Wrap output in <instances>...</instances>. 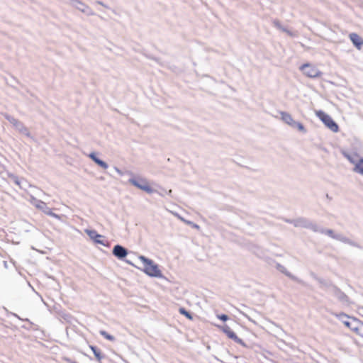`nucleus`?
I'll return each mask as SVG.
<instances>
[{"label":"nucleus","instance_id":"29","mask_svg":"<svg viewBox=\"0 0 363 363\" xmlns=\"http://www.w3.org/2000/svg\"><path fill=\"white\" fill-rule=\"evenodd\" d=\"M339 288L334 285L333 284L331 285V286L330 287V289L328 290H327V291H328L329 293H330L332 295L334 296V293L336 292V290L335 289H338Z\"/></svg>","mask_w":363,"mask_h":363},{"label":"nucleus","instance_id":"35","mask_svg":"<svg viewBox=\"0 0 363 363\" xmlns=\"http://www.w3.org/2000/svg\"><path fill=\"white\" fill-rule=\"evenodd\" d=\"M96 4H99V5H101V6H103L106 7V8H107V7H108L106 5H105V4H104L102 1H96Z\"/></svg>","mask_w":363,"mask_h":363},{"label":"nucleus","instance_id":"25","mask_svg":"<svg viewBox=\"0 0 363 363\" xmlns=\"http://www.w3.org/2000/svg\"><path fill=\"white\" fill-rule=\"evenodd\" d=\"M99 333H100V334H101L104 337H105L106 339H107V340H110V341H114V340H115V337H114L113 335H111L108 334V333L106 331H105V330H101V331L99 332Z\"/></svg>","mask_w":363,"mask_h":363},{"label":"nucleus","instance_id":"31","mask_svg":"<svg viewBox=\"0 0 363 363\" xmlns=\"http://www.w3.org/2000/svg\"><path fill=\"white\" fill-rule=\"evenodd\" d=\"M44 212H45L46 214L50 215V216H52V217H57V214H55V213H52V212L51 211V210H50L49 208H48V209H46L45 211H44Z\"/></svg>","mask_w":363,"mask_h":363},{"label":"nucleus","instance_id":"21","mask_svg":"<svg viewBox=\"0 0 363 363\" xmlns=\"http://www.w3.org/2000/svg\"><path fill=\"white\" fill-rule=\"evenodd\" d=\"M90 349L93 352L95 357L97 359L99 362H100L103 358H104V355L101 354V350L96 346L90 345Z\"/></svg>","mask_w":363,"mask_h":363},{"label":"nucleus","instance_id":"17","mask_svg":"<svg viewBox=\"0 0 363 363\" xmlns=\"http://www.w3.org/2000/svg\"><path fill=\"white\" fill-rule=\"evenodd\" d=\"M312 277L318 281V283L320 284V288L323 289H325V290H328L330 289V287L331 286V285L333 284L332 282L329 281H326L323 279H321L320 277H318L315 274L312 273L311 274Z\"/></svg>","mask_w":363,"mask_h":363},{"label":"nucleus","instance_id":"33","mask_svg":"<svg viewBox=\"0 0 363 363\" xmlns=\"http://www.w3.org/2000/svg\"><path fill=\"white\" fill-rule=\"evenodd\" d=\"M11 313V315H13V316H14V317L17 318H18V319H19V320H25V321H28V322H29V320H28V318L22 319V318H20V317H19L16 313H12V312H11V313Z\"/></svg>","mask_w":363,"mask_h":363},{"label":"nucleus","instance_id":"1","mask_svg":"<svg viewBox=\"0 0 363 363\" xmlns=\"http://www.w3.org/2000/svg\"><path fill=\"white\" fill-rule=\"evenodd\" d=\"M315 233H318L320 234L328 235V237H330L334 240H336L337 241H340L342 243L347 244L350 246H352V247H357L359 249H362V247L358 242L345 236L342 233H335L331 229H326V228H324L323 227L318 225L317 228L315 230Z\"/></svg>","mask_w":363,"mask_h":363},{"label":"nucleus","instance_id":"2","mask_svg":"<svg viewBox=\"0 0 363 363\" xmlns=\"http://www.w3.org/2000/svg\"><path fill=\"white\" fill-rule=\"evenodd\" d=\"M138 259L143 263V271L147 275L151 277L164 278L162 272L159 269L158 264H155L152 259L143 255L139 256Z\"/></svg>","mask_w":363,"mask_h":363},{"label":"nucleus","instance_id":"38","mask_svg":"<svg viewBox=\"0 0 363 363\" xmlns=\"http://www.w3.org/2000/svg\"><path fill=\"white\" fill-rule=\"evenodd\" d=\"M172 193V190H169L168 194H170Z\"/></svg>","mask_w":363,"mask_h":363},{"label":"nucleus","instance_id":"32","mask_svg":"<svg viewBox=\"0 0 363 363\" xmlns=\"http://www.w3.org/2000/svg\"><path fill=\"white\" fill-rule=\"evenodd\" d=\"M284 221H285L286 223H290V224H293V225L295 226L296 219H289V218H285V219H284Z\"/></svg>","mask_w":363,"mask_h":363},{"label":"nucleus","instance_id":"6","mask_svg":"<svg viewBox=\"0 0 363 363\" xmlns=\"http://www.w3.org/2000/svg\"><path fill=\"white\" fill-rule=\"evenodd\" d=\"M318 224L313 223L312 220H309L305 217H299L296 218L295 227L296 228H303L306 229H309L313 232L315 233V230L317 228Z\"/></svg>","mask_w":363,"mask_h":363},{"label":"nucleus","instance_id":"7","mask_svg":"<svg viewBox=\"0 0 363 363\" xmlns=\"http://www.w3.org/2000/svg\"><path fill=\"white\" fill-rule=\"evenodd\" d=\"M300 69L306 76L310 78H316L322 75V72L318 69L309 63L302 65Z\"/></svg>","mask_w":363,"mask_h":363},{"label":"nucleus","instance_id":"28","mask_svg":"<svg viewBox=\"0 0 363 363\" xmlns=\"http://www.w3.org/2000/svg\"><path fill=\"white\" fill-rule=\"evenodd\" d=\"M37 208L42 209L43 211L48 209V207L46 206V203L43 201H39V204H38Z\"/></svg>","mask_w":363,"mask_h":363},{"label":"nucleus","instance_id":"20","mask_svg":"<svg viewBox=\"0 0 363 363\" xmlns=\"http://www.w3.org/2000/svg\"><path fill=\"white\" fill-rule=\"evenodd\" d=\"M353 171L363 176V157H359L357 164L353 168Z\"/></svg>","mask_w":363,"mask_h":363},{"label":"nucleus","instance_id":"16","mask_svg":"<svg viewBox=\"0 0 363 363\" xmlns=\"http://www.w3.org/2000/svg\"><path fill=\"white\" fill-rule=\"evenodd\" d=\"M89 158H91L96 164H98L99 167L107 169L108 167V164L99 158L95 152H91L89 155Z\"/></svg>","mask_w":363,"mask_h":363},{"label":"nucleus","instance_id":"4","mask_svg":"<svg viewBox=\"0 0 363 363\" xmlns=\"http://www.w3.org/2000/svg\"><path fill=\"white\" fill-rule=\"evenodd\" d=\"M129 179L128 182L134 186L145 191L147 194H152L155 191L152 187L150 186L148 181L145 178L138 177L135 178L133 176Z\"/></svg>","mask_w":363,"mask_h":363},{"label":"nucleus","instance_id":"24","mask_svg":"<svg viewBox=\"0 0 363 363\" xmlns=\"http://www.w3.org/2000/svg\"><path fill=\"white\" fill-rule=\"evenodd\" d=\"M354 332L363 337V322L362 321L359 320V323H357V326L355 328V330Z\"/></svg>","mask_w":363,"mask_h":363},{"label":"nucleus","instance_id":"13","mask_svg":"<svg viewBox=\"0 0 363 363\" xmlns=\"http://www.w3.org/2000/svg\"><path fill=\"white\" fill-rule=\"evenodd\" d=\"M276 269L279 270L280 272L285 274L286 277L290 278L291 279L297 281L298 283H303V281L299 279L297 277L293 275L291 273H290L283 265H281L279 263H276L275 266Z\"/></svg>","mask_w":363,"mask_h":363},{"label":"nucleus","instance_id":"12","mask_svg":"<svg viewBox=\"0 0 363 363\" xmlns=\"http://www.w3.org/2000/svg\"><path fill=\"white\" fill-rule=\"evenodd\" d=\"M112 254L118 259H124L128 254V250L121 245H116L112 250Z\"/></svg>","mask_w":363,"mask_h":363},{"label":"nucleus","instance_id":"9","mask_svg":"<svg viewBox=\"0 0 363 363\" xmlns=\"http://www.w3.org/2000/svg\"><path fill=\"white\" fill-rule=\"evenodd\" d=\"M222 330L228 336V338L233 340L235 342L243 347H247L246 344L243 342V340L238 337L237 335L231 330V328L228 325H223L222 327Z\"/></svg>","mask_w":363,"mask_h":363},{"label":"nucleus","instance_id":"39","mask_svg":"<svg viewBox=\"0 0 363 363\" xmlns=\"http://www.w3.org/2000/svg\"><path fill=\"white\" fill-rule=\"evenodd\" d=\"M71 363H78V362L74 361V362H71Z\"/></svg>","mask_w":363,"mask_h":363},{"label":"nucleus","instance_id":"14","mask_svg":"<svg viewBox=\"0 0 363 363\" xmlns=\"http://www.w3.org/2000/svg\"><path fill=\"white\" fill-rule=\"evenodd\" d=\"M342 154L351 164H353L354 166L360 157L359 154L357 152L350 153L346 151H342Z\"/></svg>","mask_w":363,"mask_h":363},{"label":"nucleus","instance_id":"34","mask_svg":"<svg viewBox=\"0 0 363 363\" xmlns=\"http://www.w3.org/2000/svg\"><path fill=\"white\" fill-rule=\"evenodd\" d=\"M125 262H126V263H128V264H130V265H132V266L136 267V265H135V264H133V263L132 262V261H130V259H125Z\"/></svg>","mask_w":363,"mask_h":363},{"label":"nucleus","instance_id":"23","mask_svg":"<svg viewBox=\"0 0 363 363\" xmlns=\"http://www.w3.org/2000/svg\"><path fill=\"white\" fill-rule=\"evenodd\" d=\"M291 127L294 128H297L298 130H300L304 133H306V129L305 128L304 125L300 122L294 121V123H293Z\"/></svg>","mask_w":363,"mask_h":363},{"label":"nucleus","instance_id":"5","mask_svg":"<svg viewBox=\"0 0 363 363\" xmlns=\"http://www.w3.org/2000/svg\"><path fill=\"white\" fill-rule=\"evenodd\" d=\"M335 317L338 318L347 328H350L351 330L354 331L355 328L357 326V323H359V320L350 317L345 313H333Z\"/></svg>","mask_w":363,"mask_h":363},{"label":"nucleus","instance_id":"15","mask_svg":"<svg viewBox=\"0 0 363 363\" xmlns=\"http://www.w3.org/2000/svg\"><path fill=\"white\" fill-rule=\"evenodd\" d=\"M349 37L353 45L357 48L360 49L363 45V40L361 38V37L355 33H350Z\"/></svg>","mask_w":363,"mask_h":363},{"label":"nucleus","instance_id":"30","mask_svg":"<svg viewBox=\"0 0 363 363\" xmlns=\"http://www.w3.org/2000/svg\"><path fill=\"white\" fill-rule=\"evenodd\" d=\"M218 318L221 320L222 321H226L228 320V316L226 314H220L217 315Z\"/></svg>","mask_w":363,"mask_h":363},{"label":"nucleus","instance_id":"19","mask_svg":"<svg viewBox=\"0 0 363 363\" xmlns=\"http://www.w3.org/2000/svg\"><path fill=\"white\" fill-rule=\"evenodd\" d=\"M281 120L289 125L291 127L293 123H294V120L293 119L291 115L287 112L281 111L280 112Z\"/></svg>","mask_w":363,"mask_h":363},{"label":"nucleus","instance_id":"36","mask_svg":"<svg viewBox=\"0 0 363 363\" xmlns=\"http://www.w3.org/2000/svg\"><path fill=\"white\" fill-rule=\"evenodd\" d=\"M4 265L6 268L8 267V264H7V262L6 261H4Z\"/></svg>","mask_w":363,"mask_h":363},{"label":"nucleus","instance_id":"8","mask_svg":"<svg viewBox=\"0 0 363 363\" xmlns=\"http://www.w3.org/2000/svg\"><path fill=\"white\" fill-rule=\"evenodd\" d=\"M6 119L9 121L21 133L25 135L28 138H32L29 130L23 125V123L9 115L6 116Z\"/></svg>","mask_w":363,"mask_h":363},{"label":"nucleus","instance_id":"22","mask_svg":"<svg viewBox=\"0 0 363 363\" xmlns=\"http://www.w3.org/2000/svg\"><path fill=\"white\" fill-rule=\"evenodd\" d=\"M179 312L182 315H184L189 320H192L193 319V315H192L191 313L188 311H186L184 308L180 307L179 308Z\"/></svg>","mask_w":363,"mask_h":363},{"label":"nucleus","instance_id":"26","mask_svg":"<svg viewBox=\"0 0 363 363\" xmlns=\"http://www.w3.org/2000/svg\"><path fill=\"white\" fill-rule=\"evenodd\" d=\"M113 169L120 176H123L124 174H126L130 176H133V173L130 171H126V172H123L122 170L118 169L117 167H114Z\"/></svg>","mask_w":363,"mask_h":363},{"label":"nucleus","instance_id":"11","mask_svg":"<svg viewBox=\"0 0 363 363\" xmlns=\"http://www.w3.org/2000/svg\"><path fill=\"white\" fill-rule=\"evenodd\" d=\"M85 233L88 235L91 240H92L95 243L100 244L104 246H108L106 244L105 241L101 238H104L102 235H100L95 230L86 229Z\"/></svg>","mask_w":363,"mask_h":363},{"label":"nucleus","instance_id":"27","mask_svg":"<svg viewBox=\"0 0 363 363\" xmlns=\"http://www.w3.org/2000/svg\"><path fill=\"white\" fill-rule=\"evenodd\" d=\"M274 26H275V27H277V28H279V29H280V30H283V31H284V32H287V33H289V30H287V29H286V28H283V27L281 26V23H280L279 21H274Z\"/></svg>","mask_w":363,"mask_h":363},{"label":"nucleus","instance_id":"18","mask_svg":"<svg viewBox=\"0 0 363 363\" xmlns=\"http://www.w3.org/2000/svg\"><path fill=\"white\" fill-rule=\"evenodd\" d=\"M335 290L336 292L334 293V296L336 297L341 303H349V297L342 291L340 289Z\"/></svg>","mask_w":363,"mask_h":363},{"label":"nucleus","instance_id":"37","mask_svg":"<svg viewBox=\"0 0 363 363\" xmlns=\"http://www.w3.org/2000/svg\"><path fill=\"white\" fill-rule=\"evenodd\" d=\"M194 228H199V225L197 224H194L193 225Z\"/></svg>","mask_w":363,"mask_h":363},{"label":"nucleus","instance_id":"10","mask_svg":"<svg viewBox=\"0 0 363 363\" xmlns=\"http://www.w3.org/2000/svg\"><path fill=\"white\" fill-rule=\"evenodd\" d=\"M70 3L76 9H77L78 10H79L80 11H82L87 16H94L95 14L89 6L84 4L79 0H70Z\"/></svg>","mask_w":363,"mask_h":363},{"label":"nucleus","instance_id":"3","mask_svg":"<svg viewBox=\"0 0 363 363\" xmlns=\"http://www.w3.org/2000/svg\"><path fill=\"white\" fill-rule=\"evenodd\" d=\"M315 115L323 123V124L331 131L334 133L338 132L339 126L330 115L325 113L322 110L317 111L315 112Z\"/></svg>","mask_w":363,"mask_h":363}]
</instances>
